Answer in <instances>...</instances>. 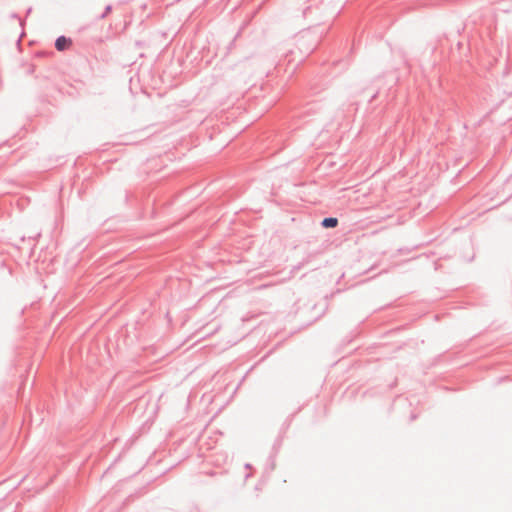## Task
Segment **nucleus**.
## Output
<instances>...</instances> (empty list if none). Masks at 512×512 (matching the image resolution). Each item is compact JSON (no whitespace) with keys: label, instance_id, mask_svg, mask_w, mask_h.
<instances>
[{"label":"nucleus","instance_id":"obj_1","mask_svg":"<svg viewBox=\"0 0 512 512\" xmlns=\"http://www.w3.org/2000/svg\"><path fill=\"white\" fill-rule=\"evenodd\" d=\"M70 43L71 41L69 39L62 36L56 40L55 46L59 51H62L68 48Z\"/></svg>","mask_w":512,"mask_h":512},{"label":"nucleus","instance_id":"obj_2","mask_svg":"<svg viewBox=\"0 0 512 512\" xmlns=\"http://www.w3.org/2000/svg\"><path fill=\"white\" fill-rule=\"evenodd\" d=\"M338 224V220L337 218H325L323 221H322V226L325 227V228H334L336 227Z\"/></svg>","mask_w":512,"mask_h":512}]
</instances>
